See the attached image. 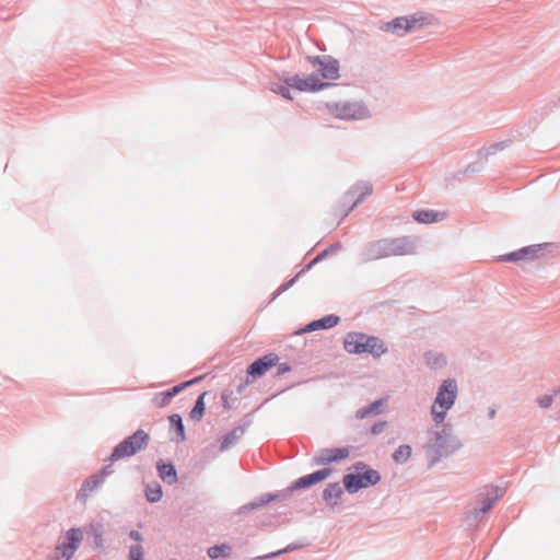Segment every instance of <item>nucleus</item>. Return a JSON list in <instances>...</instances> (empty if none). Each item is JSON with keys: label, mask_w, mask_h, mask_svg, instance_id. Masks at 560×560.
I'll return each instance as SVG.
<instances>
[{"label": "nucleus", "mask_w": 560, "mask_h": 560, "mask_svg": "<svg viewBox=\"0 0 560 560\" xmlns=\"http://www.w3.org/2000/svg\"><path fill=\"white\" fill-rule=\"evenodd\" d=\"M354 472L343 476L342 482L349 493H355L362 488L376 485L381 480L377 470L371 468L363 462H358L352 466Z\"/></svg>", "instance_id": "nucleus-1"}, {"label": "nucleus", "mask_w": 560, "mask_h": 560, "mask_svg": "<svg viewBox=\"0 0 560 560\" xmlns=\"http://www.w3.org/2000/svg\"><path fill=\"white\" fill-rule=\"evenodd\" d=\"M457 383L454 380H445L440 386L435 400L431 408V413L435 422L444 421L447 410H450L457 397Z\"/></svg>", "instance_id": "nucleus-2"}, {"label": "nucleus", "mask_w": 560, "mask_h": 560, "mask_svg": "<svg viewBox=\"0 0 560 560\" xmlns=\"http://www.w3.org/2000/svg\"><path fill=\"white\" fill-rule=\"evenodd\" d=\"M149 442V435L143 430L136 431L132 435L120 442L113 451L110 458L118 460L132 456L143 450Z\"/></svg>", "instance_id": "nucleus-3"}, {"label": "nucleus", "mask_w": 560, "mask_h": 560, "mask_svg": "<svg viewBox=\"0 0 560 560\" xmlns=\"http://www.w3.org/2000/svg\"><path fill=\"white\" fill-rule=\"evenodd\" d=\"M83 534L79 528H71L66 533L65 540L56 547L55 560H70L79 548Z\"/></svg>", "instance_id": "nucleus-4"}, {"label": "nucleus", "mask_w": 560, "mask_h": 560, "mask_svg": "<svg viewBox=\"0 0 560 560\" xmlns=\"http://www.w3.org/2000/svg\"><path fill=\"white\" fill-rule=\"evenodd\" d=\"M285 83L302 92H316L323 90L328 84L323 83L318 80V78L314 74L308 75L307 78H300L299 75L291 77L285 80Z\"/></svg>", "instance_id": "nucleus-5"}, {"label": "nucleus", "mask_w": 560, "mask_h": 560, "mask_svg": "<svg viewBox=\"0 0 560 560\" xmlns=\"http://www.w3.org/2000/svg\"><path fill=\"white\" fill-rule=\"evenodd\" d=\"M278 360L279 358L275 353L266 354L262 358L254 361L248 366L247 374L253 378H258L268 372L271 368H273L278 363Z\"/></svg>", "instance_id": "nucleus-6"}, {"label": "nucleus", "mask_w": 560, "mask_h": 560, "mask_svg": "<svg viewBox=\"0 0 560 560\" xmlns=\"http://www.w3.org/2000/svg\"><path fill=\"white\" fill-rule=\"evenodd\" d=\"M313 66H318V71L323 79L336 80L339 78V65L338 61L331 58H319L316 57L312 60Z\"/></svg>", "instance_id": "nucleus-7"}, {"label": "nucleus", "mask_w": 560, "mask_h": 560, "mask_svg": "<svg viewBox=\"0 0 560 560\" xmlns=\"http://www.w3.org/2000/svg\"><path fill=\"white\" fill-rule=\"evenodd\" d=\"M349 455L350 451L348 447L323 448L316 455L315 463L318 465H325L346 459L349 457Z\"/></svg>", "instance_id": "nucleus-8"}, {"label": "nucleus", "mask_w": 560, "mask_h": 560, "mask_svg": "<svg viewBox=\"0 0 560 560\" xmlns=\"http://www.w3.org/2000/svg\"><path fill=\"white\" fill-rule=\"evenodd\" d=\"M337 115L343 119H361L368 115V110L360 104H341L335 108Z\"/></svg>", "instance_id": "nucleus-9"}, {"label": "nucleus", "mask_w": 560, "mask_h": 560, "mask_svg": "<svg viewBox=\"0 0 560 560\" xmlns=\"http://www.w3.org/2000/svg\"><path fill=\"white\" fill-rule=\"evenodd\" d=\"M365 335L360 332L348 334L345 338V349L349 353H364Z\"/></svg>", "instance_id": "nucleus-10"}, {"label": "nucleus", "mask_w": 560, "mask_h": 560, "mask_svg": "<svg viewBox=\"0 0 560 560\" xmlns=\"http://www.w3.org/2000/svg\"><path fill=\"white\" fill-rule=\"evenodd\" d=\"M331 474V469L329 468H324V469H320V470H317L313 474H310L307 476H304V477H301L298 481H296V487L298 488H306V487H310L314 483H317L319 481H323L325 480L326 478H328Z\"/></svg>", "instance_id": "nucleus-11"}, {"label": "nucleus", "mask_w": 560, "mask_h": 560, "mask_svg": "<svg viewBox=\"0 0 560 560\" xmlns=\"http://www.w3.org/2000/svg\"><path fill=\"white\" fill-rule=\"evenodd\" d=\"M446 217L445 212L434 210H419L413 212L412 218L419 223H433L442 221Z\"/></svg>", "instance_id": "nucleus-12"}, {"label": "nucleus", "mask_w": 560, "mask_h": 560, "mask_svg": "<svg viewBox=\"0 0 560 560\" xmlns=\"http://www.w3.org/2000/svg\"><path fill=\"white\" fill-rule=\"evenodd\" d=\"M385 352L386 347L380 338L365 335L364 353H371L375 357H380Z\"/></svg>", "instance_id": "nucleus-13"}, {"label": "nucleus", "mask_w": 560, "mask_h": 560, "mask_svg": "<svg viewBox=\"0 0 560 560\" xmlns=\"http://www.w3.org/2000/svg\"><path fill=\"white\" fill-rule=\"evenodd\" d=\"M388 240H382L373 243L368 249V259H381L389 257Z\"/></svg>", "instance_id": "nucleus-14"}, {"label": "nucleus", "mask_w": 560, "mask_h": 560, "mask_svg": "<svg viewBox=\"0 0 560 560\" xmlns=\"http://www.w3.org/2000/svg\"><path fill=\"white\" fill-rule=\"evenodd\" d=\"M388 248L390 256L406 255L411 252V246L406 238L388 240Z\"/></svg>", "instance_id": "nucleus-15"}, {"label": "nucleus", "mask_w": 560, "mask_h": 560, "mask_svg": "<svg viewBox=\"0 0 560 560\" xmlns=\"http://www.w3.org/2000/svg\"><path fill=\"white\" fill-rule=\"evenodd\" d=\"M407 31L411 32L432 24V19L429 15L418 13L407 16Z\"/></svg>", "instance_id": "nucleus-16"}, {"label": "nucleus", "mask_w": 560, "mask_h": 560, "mask_svg": "<svg viewBox=\"0 0 560 560\" xmlns=\"http://www.w3.org/2000/svg\"><path fill=\"white\" fill-rule=\"evenodd\" d=\"M407 16H399L385 24L384 30L396 35H405L407 31Z\"/></svg>", "instance_id": "nucleus-17"}, {"label": "nucleus", "mask_w": 560, "mask_h": 560, "mask_svg": "<svg viewBox=\"0 0 560 560\" xmlns=\"http://www.w3.org/2000/svg\"><path fill=\"white\" fill-rule=\"evenodd\" d=\"M537 250L538 249H537L536 246L523 247V248H521V249H518L516 252H513V253L500 256V260H503V261H517V260H522V259H524L529 254H536Z\"/></svg>", "instance_id": "nucleus-18"}, {"label": "nucleus", "mask_w": 560, "mask_h": 560, "mask_svg": "<svg viewBox=\"0 0 560 560\" xmlns=\"http://www.w3.org/2000/svg\"><path fill=\"white\" fill-rule=\"evenodd\" d=\"M339 323V317L329 315L318 320H314L307 326V330L326 329L336 326Z\"/></svg>", "instance_id": "nucleus-19"}, {"label": "nucleus", "mask_w": 560, "mask_h": 560, "mask_svg": "<svg viewBox=\"0 0 560 560\" xmlns=\"http://www.w3.org/2000/svg\"><path fill=\"white\" fill-rule=\"evenodd\" d=\"M159 476L161 479L168 483H174L177 480L175 467L172 464H159Z\"/></svg>", "instance_id": "nucleus-20"}, {"label": "nucleus", "mask_w": 560, "mask_h": 560, "mask_svg": "<svg viewBox=\"0 0 560 560\" xmlns=\"http://www.w3.org/2000/svg\"><path fill=\"white\" fill-rule=\"evenodd\" d=\"M342 495L339 483L329 485L324 491V499L328 504L335 505Z\"/></svg>", "instance_id": "nucleus-21"}, {"label": "nucleus", "mask_w": 560, "mask_h": 560, "mask_svg": "<svg viewBox=\"0 0 560 560\" xmlns=\"http://www.w3.org/2000/svg\"><path fill=\"white\" fill-rule=\"evenodd\" d=\"M207 393H202L197 401H196V405L195 407L192 408V410L190 411V419L192 421H200L203 417V413H205V409H206V404H205V397H206Z\"/></svg>", "instance_id": "nucleus-22"}, {"label": "nucleus", "mask_w": 560, "mask_h": 560, "mask_svg": "<svg viewBox=\"0 0 560 560\" xmlns=\"http://www.w3.org/2000/svg\"><path fill=\"white\" fill-rule=\"evenodd\" d=\"M195 382H197V380H192V381H188V382H185V383H182L177 386H174L173 388H171L170 390L165 392L162 394V402L161 405H166L170 402V400L175 396L177 395L180 390H183L185 387L189 386L190 384H194Z\"/></svg>", "instance_id": "nucleus-23"}, {"label": "nucleus", "mask_w": 560, "mask_h": 560, "mask_svg": "<svg viewBox=\"0 0 560 560\" xmlns=\"http://www.w3.org/2000/svg\"><path fill=\"white\" fill-rule=\"evenodd\" d=\"M411 455V447L409 445L399 446L393 454V458L397 463H405Z\"/></svg>", "instance_id": "nucleus-24"}, {"label": "nucleus", "mask_w": 560, "mask_h": 560, "mask_svg": "<svg viewBox=\"0 0 560 560\" xmlns=\"http://www.w3.org/2000/svg\"><path fill=\"white\" fill-rule=\"evenodd\" d=\"M237 438L238 436H237L235 430L230 432L229 434H226L222 439V442H221V445H220V452L226 451L231 445H233L236 442Z\"/></svg>", "instance_id": "nucleus-25"}, {"label": "nucleus", "mask_w": 560, "mask_h": 560, "mask_svg": "<svg viewBox=\"0 0 560 560\" xmlns=\"http://www.w3.org/2000/svg\"><path fill=\"white\" fill-rule=\"evenodd\" d=\"M229 546L226 545H221V546H213L211 548L208 549V556L211 558V559H217L219 558L220 556L222 555H225L226 551H229Z\"/></svg>", "instance_id": "nucleus-26"}, {"label": "nucleus", "mask_w": 560, "mask_h": 560, "mask_svg": "<svg viewBox=\"0 0 560 560\" xmlns=\"http://www.w3.org/2000/svg\"><path fill=\"white\" fill-rule=\"evenodd\" d=\"M381 404H382V401L378 400V401L373 402L372 405H370L366 408L360 409L358 411V417L364 418L371 413H378L380 412L378 407L381 406Z\"/></svg>", "instance_id": "nucleus-27"}, {"label": "nucleus", "mask_w": 560, "mask_h": 560, "mask_svg": "<svg viewBox=\"0 0 560 560\" xmlns=\"http://www.w3.org/2000/svg\"><path fill=\"white\" fill-rule=\"evenodd\" d=\"M162 498L161 488L158 486L155 488H149L147 491V499L150 502H158Z\"/></svg>", "instance_id": "nucleus-28"}, {"label": "nucleus", "mask_w": 560, "mask_h": 560, "mask_svg": "<svg viewBox=\"0 0 560 560\" xmlns=\"http://www.w3.org/2000/svg\"><path fill=\"white\" fill-rule=\"evenodd\" d=\"M129 560H143V550L139 544L130 548Z\"/></svg>", "instance_id": "nucleus-29"}, {"label": "nucleus", "mask_w": 560, "mask_h": 560, "mask_svg": "<svg viewBox=\"0 0 560 560\" xmlns=\"http://www.w3.org/2000/svg\"><path fill=\"white\" fill-rule=\"evenodd\" d=\"M170 420H171V422H172L174 425H176V429H177V431H178L179 435L182 436V439H184V438H185V436H184V425H183V422H182V418H180V416H178V415H173V416H171Z\"/></svg>", "instance_id": "nucleus-30"}, {"label": "nucleus", "mask_w": 560, "mask_h": 560, "mask_svg": "<svg viewBox=\"0 0 560 560\" xmlns=\"http://www.w3.org/2000/svg\"><path fill=\"white\" fill-rule=\"evenodd\" d=\"M271 90L275 92V93H278L280 94L281 96H283L284 98L287 100H292V96L290 94V91L287 86H283V85H278V86H271Z\"/></svg>", "instance_id": "nucleus-31"}, {"label": "nucleus", "mask_w": 560, "mask_h": 560, "mask_svg": "<svg viewBox=\"0 0 560 560\" xmlns=\"http://www.w3.org/2000/svg\"><path fill=\"white\" fill-rule=\"evenodd\" d=\"M498 498H499V495L497 494V495H495L494 498H492V499H487V500H485V501L482 502L481 508H480V512H482V513L488 512V511L492 508V505H493L494 501H495V500H498Z\"/></svg>", "instance_id": "nucleus-32"}, {"label": "nucleus", "mask_w": 560, "mask_h": 560, "mask_svg": "<svg viewBox=\"0 0 560 560\" xmlns=\"http://www.w3.org/2000/svg\"><path fill=\"white\" fill-rule=\"evenodd\" d=\"M538 404L541 408H548L552 404V396L546 395L539 398Z\"/></svg>", "instance_id": "nucleus-33"}, {"label": "nucleus", "mask_w": 560, "mask_h": 560, "mask_svg": "<svg viewBox=\"0 0 560 560\" xmlns=\"http://www.w3.org/2000/svg\"><path fill=\"white\" fill-rule=\"evenodd\" d=\"M130 537H131L133 540L138 541V542H140V541L142 540V536H141V534H140L139 532H137V530H131V532H130Z\"/></svg>", "instance_id": "nucleus-34"}, {"label": "nucleus", "mask_w": 560, "mask_h": 560, "mask_svg": "<svg viewBox=\"0 0 560 560\" xmlns=\"http://www.w3.org/2000/svg\"><path fill=\"white\" fill-rule=\"evenodd\" d=\"M290 368L287 365V364H282L280 368H279V373H284L287 371H289Z\"/></svg>", "instance_id": "nucleus-35"}]
</instances>
